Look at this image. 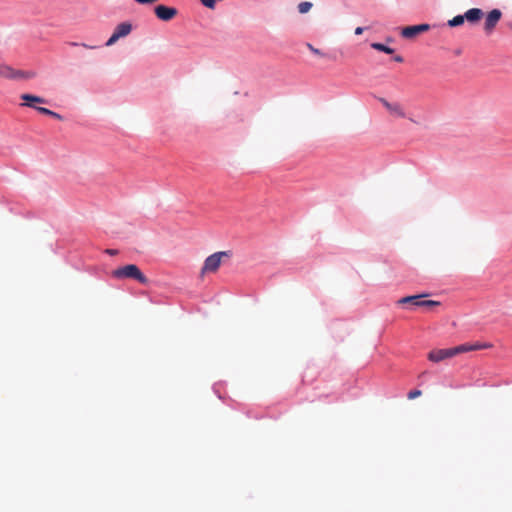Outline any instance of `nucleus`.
Masks as SVG:
<instances>
[{
    "instance_id": "obj_26",
    "label": "nucleus",
    "mask_w": 512,
    "mask_h": 512,
    "mask_svg": "<svg viewBox=\"0 0 512 512\" xmlns=\"http://www.w3.org/2000/svg\"><path fill=\"white\" fill-rule=\"evenodd\" d=\"M394 61H396L398 63H401V62H403V57L400 56V55H397V56L394 57Z\"/></svg>"
},
{
    "instance_id": "obj_20",
    "label": "nucleus",
    "mask_w": 512,
    "mask_h": 512,
    "mask_svg": "<svg viewBox=\"0 0 512 512\" xmlns=\"http://www.w3.org/2000/svg\"><path fill=\"white\" fill-rule=\"evenodd\" d=\"M307 47L315 55H318V56H323L324 55L321 50L313 47L310 43L307 44Z\"/></svg>"
},
{
    "instance_id": "obj_14",
    "label": "nucleus",
    "mask_w": 512,
    "mask_h": 512,
    "mask_svg": "<svg viewBox=\"0 0 512 512\" xmlns=\"http://www.w3.org/2000/svg\"><path fill=\"white\" fill-rule=\"evenodd\" d=\"M371 47L377 51H381V52H384L386 54H393L394 53V49L383 44V43H378V42H374L371 44Z\"/></svg>"
},
{
    "instance_id": "obj_8",
    "label": "nucleus",
    "mask_w": 512,
    "mask_h": 512,
    "mask_svg": "<svg viewBox=\"0 0 512 512\" xmlns=\"http://www.w3.org/2000/svg\"><path fill=\"white\" fill-rule=\"evenodd\" d=\"M155 14L159 19L169 21L177 14V10L173 7L158 5L155 8Z\"/></svg>"
},
{
    "instance_id": "obj_12",
    "label": "nucleus",
    "mask_w": 512,
    "mask_h": 512,
    "mask_svg": "<svg viewBox=\"0 0 512 512\" xmlns=\"http://www.w3.org/2000/svg\"><path fill=\"white\" fill-rule=\"evenodd\" d=\"M463 15L465 20L474 23L481 19V17L483 16V11L479 8H471L467 10Z\"/></svg>"
},
{
    "instance_id": "obj_11",
    "label": "nucleus",
    "mask_w": 512,
    "mask_h": 512,
    "mask_svg": "<svg viewBox=\"0 0 512 512\" xmlns=\"http://www.w3.org/2000/svg\"><path fill=\"white\" fill-rule=\"evenodd\" d=\"M17 75L20 74L16 73V69L6 63H0V77L14 80L17 79Z\"/></svg>"
},
{
    "instance_id": "obj_15",
    "label": "nucleus",
    "mask_w": 512,
    "mask_h": 512,
    "mask_svg": "<svg viewBox=\"0 0 512 512\" xmlns=\"http://www.w3.org/2000/svg\"><path fill=\"white\" fill-rule=\"evenodd\" d=\"M464 21H465L464 15H456L455 17L450 19L447 24L450 27H457V26L462 25L464 23Z\"/></svg>"
},
{
    "instance_id": "obj_10",
    "label": "nucleus",
    "mask_w": 512,
    "mask_h": 512,
    "mask_svg": "<svg viewBox=\"0 0 512 512\" xmlns=\"http://www.w3.org/2000/svg\"><path fill=\"white\" fill-rule=\"evenodd\" d=\"M21 99L25 101V103L21 104L22 106L27 107H35L32 103L44 104L47 100L43 97L32 95V94H22Z\"/></svg>"
},
{
    "instance_id": "obj_21",
    "label": "nucleus",
    "mask_w": 512,
    "mask_h": 512,
    "mask_svg": "<svg viewBox=\"0 0 512 512\" xmlns=\"http://www.w3.org/2000/svg\"><path fill=\"white\" fill-rule=\"evenodd\" d=\"M421 395V391L420 390H417V389H414V390H411L409 393H408V398L409 399H415L417 398L418 396Z\"/></svg>"
},
{
    "instance_id": "obj_3",
    "label": "nucleus",
    "mask_w": 512,
    "mask_h": 512,
    "mask_svg": "<svg viewBox=\"0 0 512 512\" xmlns=\"http://www.w3.org/2000/svg\"><path fill=\"white\" fill-rule=\"evenodd\" d=\"M427 296L426 294L412 295L401 298L399 304H412L414 307H434L439 306L440 302L434 300H423L422 298Z\"/></svg>"
},
{
    "instance_id": "obj_24",
    "label": "nucleus",
    "mask_w": 512,
    "mask_h": 512,
    "mask_svg": "<svg viewBox=\"0 0 512 512\" xmlns=\"http://www.w3.org/2000/svg\"><path fill=\"white\" fill-rule=\"evenodd\" d=\"M50 116L55 118V119H58V120H63L62 115H60L59 113L54 112V111H52V114Z\"/></svg>"
},
{
    "instance_id": "obj_9",
    "label": "nucleus",
    "mask_w": 512,
    "mask_h": 512,
    "mask_svg": "<svg viewBox=\"0 0 512 512\" xmlns=\"http://www.w3.org/2000/svg\"><path fill=\"white\" fill-rule=\"evenodd\" d=\"M491 343H476V344H462L456 347L457 354L474 351V350H480V349H488L491 348Z\"/></svg>"
},
{
    "instance_id": "obj_16",
    "label": "nucleus",
    "mask_w": 512,
    "mask_h": 512,
    "mask_svg": "<svg viewBox=\"0 0 512 512\" xmlns=\"http://www.w3.org/2000/svg\"><path fill=\"white\" fill-rule=\"evenodd\" d=\"M312 6L313 4L311 2L304 1L299 3L297 8L300 14H306L311 10Z\"/></svg>"
},
{
    "instance_id": "obj_23",
    "label": "nucleus",
    "mask_w": 512,
    "mask_h": 512,
    "mask_svg": "<svg viewBox=\"0 0 512 512\" xmlns=\"http://www.w3.org/2000/svg\"><path fill=\"white\" fill-rule=\"evenodd\" d=\"M135 1L140 4H152V3L156 2L157 0H135Z\"/></svg>"
},
{
    "instance_id": "obj_2",
    "label": "nucleus",
    "mask_w": 512,
    "mask_h": 512,
    "mask_svg": "<svg viewBox=\"0 0 512 512\" xmlns=\"http://www.w3.org/2000/svg\"><path fill=\"white\" fill-rule=\"evenodd\" d=\"M222 257H229V252L219 251L208 256L201 268V274L216 272L220 267Z\"/></svg>"
},
{
    "instance_id": "obj_4",
    "label": "nucleus",
    "mask_w": 512,
    "mask_h": 512,
    "mask_svg": "<svg viewBox=\"0 0 512 512\" xmlns=\"http://www.w3.org/2000/svg\"><path fill=\"white\" fill-rule=\"evenodd\" d=\"M132 31V24L130 22H122L118 24L112 35L109 37L107 42L105 43L106 46H112L114 45L119 39L124 38L128 36Z\"/></svg>"
},
{
    "instance_id": "obj_1",
    "label": "nucleus",
    "mask_w": 512,
    "mask_h": 512,
    "mask_svg": "<svg viewBox=\"0 0 512 512\" xmlns=\"http://www.w3.org/2000/svg\"><path fill=\"white\" fill-rule=\"evenodd\" d=\"M113 277L121 278H132L140 282L141 284H147L148 278L141 272V270L135 264H128L120 267L112 272Z\"/></svg>"
},
{
    "instance_id": "obj_25",
    "label": "nucleus",
    "mask_w": 512,
    "mask_h": 512,
    "mask_svg": "<svg viewBox=\"0 0 512 512\" xmlns=\"http://www.w3.org/2000/svg\"><path fill=\"white\" fill-rule=\"evenodd\" d=\"M363 31H364V28H363V27H357V28L355 29V34H356V35H361V34L363 33Z\"/></svg>"
},
{
    "instance_id": "obj_13",
    "label": "nucleus",
    "mask_w": 512,
    "mask_h": 512,
    "mask_svg": "<svg viewBox=\"0 0 512 512\" xmlns=\"http://www.w3.org/2000/svg\"><path fill=\"white\" fill-rule=\"evenodd\" d=\"M388 111L390 112V114H392L394 116H397L400 118L406 117V113H405L403 107L401 106V104H399L397 102H394Z\"/></svg>"
},
{
    "instance_id": "obj_7",
    "label": "nucleus",
    "mask_w": 512,
    "mask_h": 512,
    "mask_svg": "<svg viewBox=\"0 0 512 512\" xmlns=\"http://www.w3.org/2000/svg\"><path fill=\"white\" fill-rule=\"evenodd\" d=\"M455 355H457L456 347L432 351L429 353L428 357L430 361L440 362Z\"/></svg>"
},
{
    "instance_id": "obj_17",
    "label": "nucleus",
    "mask_w": 512,
    "mask_h": 512,
    "mask_svg": "<svg viewBox=\"0 0 512 512\" xmlns=\"http://www.w3.org/2000/svg\"><path fill=\"white\" fill-rule=\"evenodd\" d=\"M16 73L20 74L17 75V79H32L35 77V72L33 71L16 70Z\"/></svg>"
},
{
    "instance_id": "obj_5",
    "label": "nucleus",
    "mask_w": 512,
    "mask_h": 512,
    "mask_svg": "<svg viewBox=\"0 0 512 512\" xmlns=\"http://www.w3.org/2000/svg\"><path fill=\"white\" fill-rule=\"evenodd\" d=\"M501 16L502 12L499 9H493L487 14L484 23V30L486 34H490L494 30L501 19Z\"/></svg>"
},
{
    "instance_id": "obj_19",
    "label": "nucleus",
    "mask_w": 512,
    "mask_h": 512,
    "mask_svg": "<svg viewBox=\"0 0 512 512\" xmlns=\"http://www.w3.org/2000/svg\"><path fill=\"white\" fill-rule=\"evenodd\" d=\"M39 113L50 116L52 114V110L45 107H34Z\"/></svg>"
},
{
    "instance_id": "obj_6",
    "label": "nucleus",
    "mask_w": 512,
    "mask_h": 512,
    "mask_svg": "<svg viewBox=\"0 0 512 512\" xmlns=\"http://www.w3.org/2000/svg\"><path fill=\"white\" fill-rule=\"evenodd\" d=\"M430 26L428 24H419L404 27L401 30V36L406 39H412L422 32L428 31Z\"/></svg>"
},
{
    "instance_id": "obj_27",
    "label": "nucleus",
    "mask_w": 512,
    "mask_h": 512,
    "mask_svg": "<svg viewBox=\"0 0 512 512\" xmlns=\"http://www.w3.org/2000/svg\"><path fill=\"white\" fill-rule=\"evenodd\" d=\"M106 252L108 254H110V255H116L117 254V250H113V249H108Z\"/></svg>"
},
{
    "instance_id": "obj_18",
    "label": "nucleus",
    "mask_w": 512,
    "mask_h": 512,
    "mask_svg": "<svg viewBox=\"0 0 512 512\" xmlns=\"http://www.w3.org/2000/svg\"><path fill=\"white\" fill-rule=\"evenodd\" d=\"M200 1L205 7L209 8V9L215 8V5H216L215 0H200Z\"/></svg>"
},
{
    "instance_id": "obj_22",
    "label": "nucleus",
    "mask_w": 512,
    "mask_h": 512,
    "mask_svg": "<svg viewBox=\"0 0 512 512\" xmlns=\"http://www.w3.org/2000/svg\"><path fill=\"white\" fill-rule=\"evenodd\" d=\"M378 100L387 110H389V108L393 104V103L387 101L385 98H382V97L378 98Z\"/></svg>"
}]
</instances>
